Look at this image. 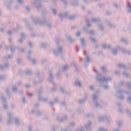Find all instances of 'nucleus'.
I'll return each mask as SVG.
<instances>
[{
  "mask_svg": "<svg viewBox=\"0 0 131 131\" xmlns=\"http://www.w3.org/2000/svg\"><path fill=\"white\" fill-rule=\"evenodd\" d=\"M77 35L78 36H79V35H80V33H79V32L77 33Z\"/></svg>",
  "mask_w": 131,
  "mask_h": 131,
  "instance_id": "obj_1",
  "label": "nucleus"
},
{
  "mask_svg": "<svg viewBox=\"0 0 131 131\" xmlns=\"http://www.w3.org/2000/svg\"><path fill=\"white\" fill-rule=\"evenodd\" d=\"M18 2H19V3H22V1H21V0H18Z\"/></svg>",
  "mask_w": 131,
  "mask_h": 131,
  "instance_id": "obj_2",
  "label": "nucleus"
},
{
  "mask_svg": "<svg viewBox=\"0 0 131 131\" xmlns=\"http://www.w3.org/2000/svg\"><path fill=\"white\" fill-rule=\"evenodd\" d=\"M79 83V86H81V84H80V83Z\"/></svg>",
  "mask_w": 131,
  "mask_h": 131,
  "instance_id": "obj_3",
  "label": "nucleus"
},
{
  "mask_svg": "<svg viewBox=\"0 0 131 131\" xmlns=\"http://www.w3.org/2000/svg\"><path fill=\"white\" fill-rule=\"evenodd\" d=\"M29 96L30 97H31V96H32V94H29Z\"/></svg>",
  "mask_w": 131,
  "mask_h": 131,
  "instance_id": "obj_4",
  "label": "nucleus"
},
{
  "mask_svg": "<svg viewBox=\"0 0 131 131\" xmlns=\"http://www.w3.org/2000/svg\"><path fill=\"white\" fill-rule=\"evenodd\" d=\"M26 88H29V85H27Z\"/></svg>",
  "mask_w": 131,
  "mask_h": 131,
  "instance_id": "obj_5",
  "label": "nucleus"
},
{
  "mask_svg": "<svg viewBox=\"0 0 131 131\" xmlns=\"http://www.w3.org/2000/svg\"><path fill=\"white\" fill-rule=\"evenodd\" d=\"M90 89H91V90H93V88H92V87H90Z\"/></svg>",
  "mask_w": 131,
  "mask_h": 131,
  "instance_id": "obj_6",
  "label": "nucleus"
},
{
  "mask_svg": "<svg viewBox=\"0 0 131 131\" xmlns=\"http://www.w3.org/2000/svg\"><path fill=\"white\" fill-rule=\"evenodd\" d=\"M84 55H85V52H84Z\"/></svg>",
  "mask_w": 131,
  "mask_h": 131,
  "instance_id": "obj_7",
  "label": "nucleus"
}]
</instances>
